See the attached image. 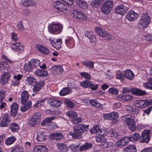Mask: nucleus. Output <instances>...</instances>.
<instances>
[{"instance_id":"obj_7","label":"nucleus","mask_w":152,"mask_h":152,"mask_svg":"<svg viewBox=\"0 0 152 152\" xmlns=\"http://www.w3.org/2000/svg\"><path fill=\"white\" fill-rule=\"evenodd\" d=\"M40 62L38 59H32L29 63L28 64L24 65V68L27 70L31 71L34 67H36L39 65Z\"/></svg>"},{"instance_id":"obj_12","label":"nucleus","mask_w":152,"mask_h":152,"mask_svg":"<svg viewBox=\"0 0 152 152\" xmlns=\"http://www.w3.org/2000/svg\"><path fill=\"white\" fill-rule=\"evenodd\" d=\"M150 131L145 130L142 132V136L140 138V142L142 143H147L150 138Z\"/></svg>"},{"instance_id":"obj_60","label":"nucleus","mask_w":152,"mask_h":152,"mask_svg":"<svg viewBox=\"0 0 152 152\" xmlns=\"http://www.w3.org/2000/svg\"><path fill=\"white\" fill-rule=\"evenodd\" d=\"M80 75L83 77L85 79L89 80L91 79V77L90 75L86 72H82L80 73Z\"/></svg>"},{"instance_id":"obj_38","label":"nucleus","mask_w":152,"mask_h":152,"mask_svg":"<svg viewBox=\"0 0 152 152\" xmlns=\"http://www.w3.org/2000/svg\"><path fill=\"white\" fill-rule=\"evenodd\" d=\"M92 146V144L90 143L86 142L80 147V151H83L88 149L91 148Z\"/></svg>"},{"instance_id":"obj_53","label":"nucleus","mask_w":152,"mask_h":152,"mask_svg":"<svg viewBox=\"0 0 152 152\" xmlns=\"http://www.w3.org/2000/svg\"><path fill=\"white\" fill-rule=\"evenodd\" d=\"M109 92L112 94H117L118 93V90L116 88L113 87L110 88L108 90Z\"/></svg>"},{"instance_id":"obj_49","label":"nucleus","mask_w":152,"mask_h":152,"mask_svg":"<svg viewBox=\"0 0 152 152\" xmlns=\"http://www.w3.org/2000/svg\"><path fill=\"white\" fill-rule=\"evenodd\" d=\"M10 128L12 131L15 132L18 130L19 129V126L17 123H13L10 125Z\"/></svg>"},{"instance_id":"obj_27","label":"nucleus","mask_w":152,"mask_h":152,"mask_svg":"<svg viewBox=\"0 0 152 152\" xmlns=\"http://www.w3.org/2000/svg\"><path fill=\"white\" fill-rule=\"evenodd\" d=\"M23 105L21 106L20 110L22 112H25L28 110L31 106V102L29 101L26 103H24L22 104Z\"/></svg>"},{"instance_id":"obj_52","label":"nucleus","mask_w":152,"mask_h":152,"mask_svg":"<svg viewBox=\"0 0 152 152\" xmlns=\"http://www.w3.org/2000/svg\"><path fill=\"white\" fill-rule=\"evenodd\" d=\"M11 152H23V149L21 146H17L15 147L11 150Z\"/></svg>"},{"instance_id":"obj_13","label":"nucleus","mask_w":152,"mask_h":152,"mask_svg":"<svg viewBox=\"0 0 152 152\" xmlns=\"http://www.w3.org/2000/svg\"><path fill=\"white\" fill-rule=\"evenodd\" d=\"M133 104L135 106L138 107L144 108L149 105L150 102L147 100H140L135 101Z\"/></svg>"},{"instance_id":"obj_62","label":"nucleus","mask_w":152,"mask_h":152,"mask_svg":"<svg viewBox=\"0 0 152 152\" xmlns=\"http://www.w3.org/2000/svg\"><path fill=\"white\" fill-rule=\"evenodd\" d=\"M66 105L69 107L73 108L74 106V104L71 101L67 100L65 101Z\"/></svg>"},{"instance_id":"obj_63","label":"nucleus","mask_w":152,"mask_h":152,"mask_svg":"<svg viewBox=\"0 0 152 152\" xmlns=\"http://www.w3.org/2000/svg\"><path fill=\"white\" fill-rule=\"evenodd\" d=\"M104 0H95L92 3V5H99L101 4Z\"/></svg>"},{"instance_id":"obj_9","label":"nucleus","mask_w":152,"mask_h":152,"mask_svg":"<svg viewBox=\"0 0 152 152\" xmlns=\"http://www.w3.org/2000/svg\"><path fill=\"white\" fill-rule=\"evenodd\" d=\"M150 23V17L148 15L145 14L141 17L139 25L141 27L145 28L148 26Z\"/></svg>"},{"instance_id":"obj_47","label":"nucleus","mask_w":152,"mask_h":152,"mask_svg":"<svg viewBox=\"0 0 152 152\" xmlns=\"http://www.w3.org/2000/svg\"><path fill=\"white\" fill-rule=\"evenodd\" d=\"M90 102L92 106L95 107H100L102 106V104L98 101L94 99L90 100Z\"/></svg>"},{"instance_id":"obj_64","label":"nucleus","mask_w":152,"mask_h":152,"mask_svg":"<svg viewBox=\"0 0 152 152\" xmlns=\"http://www.w3.org/2000/svg\"><path fill=\"white\" fill-rule=\"evenodd\" d=\"M55 118V117L53 116L48 117L46 118L45 119L46 124L51 123L52 122V121Z\"/></svg>"},{"instance_id":"obj_58","label":"nucleus","mask_w":152,"mask_h":152,"mask_svg":"<svg viewBox=\"0 0 152 152\" xmlns=\"http://www.w3.org/2000/svg\"><path fill=\"white\" fill-rule=\"evenodd\" d=\"M26 81L30 84H33L36 83V80L33 77H28L26 79Z\"/></svg>"},{"instance_id":"obj_21","label":"nucleus","mask_w":152,"mask_h":152,"mask_svg":"<svg viewBox=\"0 0 152 152\" xmlns=\"http://www.w3.org/2000/svg\"><path fill=\"white\" fill-rule=\"evenodd\" d=\"M128 9L127 7L123 5H120L115 8V12L121 15H123L126 12Z\"/></svg>"},{"instance_id":"obj_8","label":"nucleus","mask_w":152,"mask_h":152,"mask_svg":"<svg viewBox=\"0 0 152 152\" xmlns=\"http://www.w3.org/2000/svg\"><path fill=\"white\" fill-rule=\"evenodd\" d=\"M72 16L76 19L85 20L86 19V16L83 13L76 9H73L71 11Z\"/></svg>"},{"instance_id":"obj_17","label":"nucleus","mask_w":152,"mask_h":152,"mask_svg":"<svg viewBox=\"0 0 152 152\" xmlns=\"http://www.w3.org/2000/svg\"><path fill=\"white\" fill-rule=\"evenodd\" d=\"M138 14L132 10L129 11L127 14L126 18L130 21L134 20L138 17Z\"/></svg>"},{"instance_id":"obj_18","label":"nucleus","mask_w":152,"mask_h":152,"mask_svg":"<svg viewBox=\"0 0 152 152\" xmlns=\"http://www.w3.org/2000/svg\"><path fill=\"white\" fill-rule=\"evenodd\" d=\"M52 74H59L63 71V67L61 66H52L51 69Z\"/></svg>"},{"instance_id":"obj_2","label":"nucleus","mask_w":152,"mask_h":152,"mask_svg":"<svg viewBox=\"0 0 152 152\" xmlns=\"http://www.w3.org/2000/svg\"><path fill=\"white\" fill-rule=\"evenodd\" d=\"M113 6V2L111 0H107L102 4L101 9V11L104 14L108 15L111 12Z\"/></svg>"},{"instance_id":"obj_42","label":"nucleus","mask_w":152,"mask_h":152,"mask_svg":"<svg viewBox=\"0 0 152 152\" xmlns=\"http://www.w3.org/2000/svg\"><path fill=\"white\" fill-rule=\"evenodd\" d=\"M140 137V135L138 133H135L133 134L130 135L129 137L130 141L132 142L137 141Z\"/></svg>"},{"instance_id":"obj_28","label":"nucleus","mask_w":152,"mask_h":152,"mask_svg":"<svg viewBox=\"0 0 152 152\" xmlns=\"http://www.w3.org/2000/svg\"><path fill=\"white\" fill-rule=\"evenodd\" d=\"M48 149L45 145H37L34 147V152H47Z\"/></svg>"},{"instance_id":"obj_29","label":"nucleus","mask_w":152,"mask_h":152,"mask_svg":"<svg viewBox=\"0 0 152 152\" xmlns=\"http://www.w3.org/2000/svg\"><path fill=\"white\" fill-rule=\"evenodd\" d=\"M36 48L39 51L45 55H47L49 53V52L48 49L40 45H37L36 46Z\"/></svg>"},{"instance_id":"obj_30","label":"nucleus","mask_w":152,"mask_h":152,"mask_svg":"<svg viewBox=\"0 0 152 152\" xmlns=\"http://www.w3.org/2000/svg\"><path fill=\"white\" fill-rule=\"evenodd\" d=\"M50 137L54 140H59L63 138V134L61 133H55L52 134Z\"/></svg>"},{"instance_id":"obj_39","label":"nucleus","mask_w":152,"mask_h":152,"mask_svg":"<svg viewBox=\"0 0 152 152\" xmlns=\"http://www.w3.org/2000/svg\"><path fill=\"white\" fill-rule=\"evenodd\" d=\"M82 64L84 66L89 68H94V63L91 61H82Z\"/></svg>"},{"instance_id":"obj_61","label":"nucleus","mask_w":152,"mask_h":152,"mask_svg":"<svg viewBox=\"0 0 152 152\" xmlns=\"http://www.w3.org/2000/svg\"><path fill=\"white\" fill-rule=\"evenodd\" d=\"M71 121L73 124H76L81 122L82 121V120L80 118H73L71 120Z\"/></svg>"},{"instance_id":"obj_26","label":"nucleus","mask_w":152,"mask_h":152,"mask_svg":"<svg viewBox=\"0 0 152 152\" xmlns=\"http://www.w3.org/2000/svg\"><path fill=\"white\" fill-rule=\"evenodd\" d=\"M10 77V75L8 73H4L1 77V84L4 85L8 81Z\"/></svg>"},{"instance_id":"obj_43","label":"nucleus","mask_w":152,"mask_h":152,"mask_svg":"<svg viewBox=\"0 0 152 152\" xmlns=\"http://www.w3.org/2000/svg\"><path fill=\"white\" fill-rule=\"evenodd\" d=\"M91 83V81L89 80L83 81L80 83L81 86L83 88H89Z\"/></svg>"},{"instance_id":"obj_50","label":"nucleus","mask_w":152,"mask_h":152,"mask_svg":"<svg viewBox=\"0 0 152 152\" xmlns=\"http://www.w3.org/2000/svg\"><path fill=\"white\" fill-rule=\"evenodd\" d=\"M98 134H97L100 136H104L108 134V132L105 128H102L99 129Z\"/></svg>"},{"instance_id":"obj_3","label":"nucleus","mask_w":152,"mask_h":152,"mask_svg":"<svg viewBox=\"0 0 152 152\" xmlns=\"http://www.w3.org/2000/svg\"><path fill=\"white\" fill-rule=\"evenodd\" d=\"M122 120L126 121V125L128 128L132 131L136 129L135 122L133 119V117L129 115H126L122 117Z\"/></svg>"},{"instance_id":"obj_32","label":"nucleus","mask_w":152,"mask_h":152,"mask_svg":"<svg viewBox=\"0 0 152 152\" xmlns=\"http://www.w3.org/2000/svg\"><path fill=\"white\" fill-rule=\"evenodd\" d=\"M62 42V40L61 39L56 40L55 42L52 41V45L57 49L59 50L61 47V44Z\"/></svg>"},{"instance_id":"obj_6","label":"nucleus","mask_w":152,"mask_h":152,"mask_svg":"<svg viewBox=\"0 0 152 152\" xmlns=\"http://www.w3.org/2000/svg\"><path fill=\"white\" fill-rule=\"evenodd\" d=\"M63 28L62 25L57 24H52L48 27L49 32L53 34H58L61 32Z\"/></svg>"},{"instance_id":"obj_16","label":"nucleus","mask_w":152,"mask_h":152,"mask_svg":"<svg viewBox=\"0 0 152 152\" xmlns=\"http://www.w3.org/2000/svg\"><path fill=\"white\" fill-rule=\"evenodd\" d=\"M96 140L97 142H100L101 147L104 148H106L107 147V141L106 139L102 136H99L96 137Z\"/></svg>"},{"instance_id":"obj_48","label":"nucleus","mask_w":152,"mask_h":152,"mask_svg":"<svg viewBox=\"0 0 152 152\" xmlns=\"http://www.w3.org/2000/svg\"><path fill=\"white\" fill-rule=\"evenodd\" d=\"M125 78L124 72H123L118 71L117 72L116 78L120 79L121 81L123 82L124 78Z\"/></svg>"},{"instance_id":"obj_20","label":"nucleus","mask_w":152,"mask_h":152,"mask_svg":"<svg viewBox=\"0 0 152 152\" xmlns=\"http://www.w3.org/2000/svg\"><path fill=\"white\" fill-rule=\"evenodd\" d=\"M35 84H34V88L33 91L34 92H38L44 85V81L40 80L39 82L36 83Z\"/></svg>"},{"instance_id":"obj_41","label":"nucleus","mask_w":152,"mask_h":152,"mask_svg":"<svg viewBox=\"0 0 152 152\" xmlns=\"http://www.w3.org/2000/svg\"><path fill=\"white\" fill-rule=\"evenodd\" d=\"M125 152H136V149L134 145L129 146L124 149Z\"/></svg>"},{"instance_id":"obj_11","label":"nucleus","mask_w":152,"mask_h":152,"mask_svg":"<svg viewBox=\"0 0 152 152\" xmlns=\"http://www.w3.org/2000/svg\"><path fill=\"white\" fill-rule=\"evenodd\" d=\"M54 6L59 13L64 12V11L67 10L66 6L59 1L55 2L54 4Z\"/></svg>"},{"instance_id":"obj_15","label":"nucleus","mask_w":152,"mask_h":152,"mask_svg":"<svg viewBox=\"0 0 152 152\" xmlns=\"http://www.w3.org/2000/svg\"><path fill=\"white\" fill-rule=\"evenodd\" d=\"M12 49L14 50L22 52L24 50V46L22 44L18 42H15L12 44Z\"/></svg>"},{"instance_id":"obj_22","label":"nucleus","mask_w":152,"mask_h":152,"mask_svg":"<svg viewBox=\"0 0 152 152\" xmlns=\"http://www.w3.org/2000/svg\"><path fill=\"white\" fill-rule=\"evenodd\" d=\"M86 37L88 38L92 43L96 41V35L94 34L92 31H87L85 34Z\"/></svg>"},{"instance_id":"obj_56","label":"nucleus","mask_w":152,"mask_h":152,"mask_svg":"<svg viewBox=\"0 0 152 152\" xmlns=\"http://www.w3.org/2000/svg\"><path fill=\"white\" fill-rule=\"evenodd\" d=\"M41 116V113L40 112H37L35 113L32 117L39 122L40 120Z\"/></svg>"},{"instance_id":"obj_33","label":"nucleus","mask_w":152,"mask_h":152,"mask_svg":"<svg viewBox=\"0 0 152 152\" xmlns=\"http://www.w3.org/2000/svg\"><path fill=\"white\" fill-rule=\"evenodd\" d=\"M57 145L58 149L61 152H67L68 150V147L65 144L57 143Z\"/></svg>"},{"instance_id":"obj_40","label":"nucleus","mask_w":152,"mask_h":152,"mask_svg":"<svg viewBox=\"0 0 152 152\" xmlns=\"http://www.w3.org/2000/svg\"><path fill=\"white\" fill-rule=\"evenodd\" d=\"M66 45L69 48H72L74 46V40L72 38H70L65 40Z\"/></svg>"},{"instance_id":"obj_57","label":"nucleus","mask_w":152,"mask_h":152,"mask_svg":"<svg viewBox=\"0 0 152 152\" xmlns=\"http://www.w3.org/2000/svg\"><path fill=\"white\" fill-rule=\"evenodd\" d=\"M122 142V146L126 145L128 143V141H130L128 137H124L121 139Z\"/></svg>"},{"instance_id":"obj_45","label":"nucleus","mask_w":152,"mask_h":152,"mask_svg":"<svg viewBox=\"0 0 152 152\" xmlns=\"http://www.w3.org/2000/svg\"><path fill=\"white\" fill-rule=\"evenodd\" d=\"M143 85L146 88L152 90V77L149 78L148 82L144 83Z\"/></svg>"},{"instance_id":"obj_14","label":"nucleus","mask_w":152,"mask_h":152,"mask_svg":"<svg viewBox=\"0 0 152 152\" xmlns=\"http://www.w3.org/2000/svg\"><path fill=\"white\" fill-rule=\"evenodd\" d=\"M117 99L118 100L122 102H128L132 100L133 97L130 94H124L118 95Z\"/></svg>"},{"instance_id":"obj_31","label":"nucleus","mask_w":152,"mask_h":152,"mask_svg":"<svg viewBox=\"0 0 152 152\" xmlns=\"http://www.w3.org/2000/svg\"><path fill=\"white\" fill-rule=\"evenodd\" d=\"M76 3L80 8L85 9L87 8L88 5L84 0H75Z\"/></svg>"},{"instance_id":"obj_55","label":"nucleus","mask_w":152,"mask_h":152,"mask_svg":"<svg viewBox=\"0 0 152 152\" xmlns=\"http://www.w3.org/2000/svg\"><path fill=\"white\" fill-rule=\"evenodd\" d=\"M111 135L112 137L114 138H117L118 136L117 133V131L113 129H112L111 130Z\"/></svg>"},{"instance_id":"obj_19","label":"nucleus","mask_w":152,"mask_h":152,"mask_svg":"<svg viewBox=\"0 0 152 152\" xmlns=\"http://www.w3.org/2000/svg\"><path fill=\"white\" fill-rule=\"evenodd\" d=\"M46 135L44 132L39 131L37 132L36 140L38 142H42L46 139Z\"/></svg>"},{"instance_id":"obj_5","label":"nucleus","mask_w":152,"mask_h":152,"mask_svg":"<svg viewBox=\"0 0 152 152\" xmlns=\"http://www.w3.org/2000/svg\"><path fill=\"white\" fill-rule=\"evenodd\" d=\"M96 33L100 36L102 37L106 40H111L112 36L107 31L102 29L99 27H97L95 28Z\"/></svg>"},{"instance_id":"obj_34","label":"nucleus","mask_w":152,"mask_h":152,"mask_svg":"<svg viewBox=\"0 0 152 152\" xmlns=\"http://www.w3.org/2000/svg\"><path fill=\"white\" fill-rule=\"evenodd\" d=\"M34 73L37 76L42 77H45L48 75V73L47 71L39 69L35 71Z\"/></svg>"},{"instance_id":"obj_36","label":"nucleus","mask_w":152,"mask_h":152,"mask_svg":"<svg viewBox=\"0 0 152 152\" xmlns=\"http://www.w3.org/2000/svg\"><path fill=\"white\" fill-rule=\"evenodd\" d=\"M16 140V138L13 136H12L10 137L7 138L5 140V144L7 145H10L13 144Z\"/></svg>"},{"instance_id":"obj_35","label":"nucleus","mask_w":152,"mask_h":152,"mask_svg":"<svg viewBox=\"0 0 152 152\" xmlns=\"http://www.w3.org/2000/svg\"><path fill=\"white\" fill-rule=\"evenodd\" d=\"M125 77L129 80H132L134 76V75L130 70H126L124 71Z\"/></svg>"},{"instance_id":"obj_46","label":"nucleus","mask_w":152,"mask_h":152,"mask_svg":"<svg viewBox=\"0 0 152 152\" xmlns=\"http://www.w3.org/2000/svg\"><path fill=\"white\" fill-rule=\"evenodd\" d=\"M70 89L67 88H63L60 92L59 94L61 96H64L68 94L70 92Z\"/></svg>"},{"instance_id":"obj_24","label":"nucleus","mask_w":152,"mask_h":152,"mask_svg":"<svg viewBox=\"0 0 152 152\" xmlns=\"http://www.w3.org/2000/svg\"><path fill=\"white\" fill-rule=\"evenodd\" d=\"M21 103L23 104V103H26L27 101L29 99V94L28 92L26 91H23L21 94Z\"/></svg>"},{"instance_id":"obj_51","label":"nucleus","mask_w":152,"mask_h":152,"mask_svg":"<svg viewBox=\"0 0 152 152\" xmlns=\"http://www.w3.org/2000/svg\"><path fill=\"white\" fill-rule=\"evenodd\" d=\"M39 123V122L32 117L30 121V124L31 126L33 127H35L36 125L38 124Z\"/></svg>"},{"instance_id":"obj_44","label":"nucleus","mask_w":152,"mask_h":152,"mask_svg":"<svg viewBox=\"0 0 152 152\" xmlns=\"http://www.w3.org/2000/svg\"><path fill=\"white\" fill-rule=\"evenodd\" d=\"M8 66V64L7 62L2 61L0 63V71L2 72H5L6 69H7Z\"/></svg>"},{"instance_id":"obj_1","label":"nucleus","mask_w":152,"mask_h":152,"mask_svg":"<svg viewBox=\"0 0 152 152\" xmlns=\"http://www.w3.org/2000/svg\"><path fill=\"white\" fill-rule=\"evenodd\" d=\"M88 125H86L83 124L74 127L73 132H70L69 134L74 139H79L81 137L82 133L88 129Z\"/></svg>"},{"instance_id":"obj_23","label":"nucleus","mask_w":152,"mask_h":152,"mask_svg":"<svg viewBox=\"0 0 152 152\" xmlns=\"http://www.w3.org/2000/svg\"><path fill=\"white\" fill-rule=\"evenodd\" d=\"M18 106L16 103H14L11 105L10 115L12 116H15L17 114Z\"/></svg>"},{"instance_id":"obj_59","label":"nucleus","mask_w":152,"mask_h":152,"mask_svg":"<svg viewBox=\"0 0 152 152\" xmlns=\"http://www.w3.org/2000/svg\"><path fill=\"white\" fill-rule=\"evenodd\" d=\"M110 115L111 120L116 119L119 116L118 113L115 112H112L110 113Z\"/></svg>"},{"instance_id":"obj_4","label":"nucleus","mask_w":152,"mask_h":152,"mask_svg":"<svg viewBox=\"0 0 152 152\" xmlns=\"http://www.w3.org/2000/svg\"><path fill=\"white\" fill-rule=\"evenodd\" d=\"M122 91L124 93H132L134 95L139 96H143L146 94V92L145 91L136 88H131L129 87H126L123 88Z\"/></svg>"},{"instance_id":"obj_25","label":"nucleus","mask_w":152,"mask_h":152,"mask_svg":"<svg viewBox=\"0 0 152 152\" xmlns=\"http://www.w3.org/2000/svg\"><path fill=\"white\" fill-rule=\"evenodd\" d=\"M48 103L53 107H57L60 106L62 104L61 102L53 99H50L48 100Z\"/></svg>"},{"instance_id":"obj_10","label":"nucleus","mask_w":152,"mask_h":152,"mask_svg":"<svg viewBox=\"0 0 152 152\" xmlns=\"http://www.w3.org/2000/svg\"><path fill=\"white\" fill-rule=\"evenodd\" d=\"M11 120V117L7 113L4 114L1 120L0 126L1 127L7 126L10 123Z\"/></svg>"},{"instance_id":"obj_37","label":"nucleus","mask_w":152,"mask_h":152,"mask_svg":"<svg viewBox=\"0 0 152 152\" xmlns=\"http://www.w3.org/2000/svg\"><path fill=\"white\" fill-rule=\"evenodd\" d=\"M36 4V3L32 0L24 1L22 3L23 5L25 7H28L30 6H35Z\"/></svg>"},{"instance_id":"obj_54","label":"nucleus","mask_w":152,"mask_h":152,"mask_svg":"<svg viewBox=\"0 0 152 152\" xmlns=\"http://www.w3.org/2000/svg\"><path fill=\"white\" fill-rule=\"evenodd\" d=\"M66 114L69 117H73L77 116V114L75 111H69L66 113Z\"/></svg>"}]
</instances>
